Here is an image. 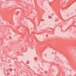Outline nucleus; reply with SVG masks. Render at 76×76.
<instances>
[{"label":"nucleus","mask_w":76,"mask_h":76,"mask_svg":"<svg viewBox=\"0 0 76 76\" xmlns=\"http://www.w3.org/2000/svg\"><path fill=\"white\" fill-rule=\"evenodd\" d=\"M34 59L35 60H37V58L36 57H34Z\"/></svg>","instance_id":"1"},{"label":"nucleus","mask_w":76,"mask_h":76,"mask_svg":"<svg viewBox=\"0 0 76 76\" xmlns=\"http://www.w3.org/2000/svg\"><path fill=\"white\" fill-rule=\"evenodd\" d=\"M48 18L50 19H51V18H52V17L51 16H48Z\"/></svg>","instance_id":"2"},{"label":"nucleus","mask_w":76,"mask_h":76,"mask_svg":"<svg viewBox=\"0 0 76 76\" xmlns=\"http://www.w3.org/2000/svg\"><path fill=\"white\" fill-rule=\"evenodd\" d=\"M27 64H29V61H27Z\"/></svg>","instance_id":"3"},{"label":"nucleus","mask_w":76,"mask_h":76,"mask_svg":"<svg viewBox=\"0 0 76 76\" xmlns=\"http://www.w3.org/2000/svg\"><path fill=\"white\" fill-rule=\"evenodd\" d=\"M10 71H12V69L11 68L10 69Z\"/></svg>","instance_id":"4"},{"label":"nucleus","mask_w":76,"mask_h":76,"mask_svg":"<svg viewBox=\"0 0 76 76\" xmlns=\"http://www.w3.org/2000/svg\"><path fill=\"white\" fill-rule=\"evenodd\" d=\"M42 20H44V19H42Z\"/></svg>","instance_id":"5"},{"label":"nucleus","mask_w":76,"mask_h":76,"mask_svg":"<svg viewBox=\"0 0 76 76\" xmlns=\"http://www.w3.org/2000/svg\"><path fill=\"white\" fill-rule=\"evenodd\" d=\"M46 37H48V35H46Z\"/></svg>","instance_id":"6"},{"label":"nucleus","mask_w":76,"mask_h":76,"mask_svg":"<svg viewBox=\"0 0 76 76\" xmlns=\"http://www.w3.org/2000/svg\"><path fill=\"white\" fill-rule=\"evenodd\" d=\"M55 54H57V52H55Z\"/></svg>","instance_id":"7"},{"label":"nucleus","mask_w":76,"mask_h":76,"mask_svg":"<svg viewBox=\"0 0 76 76\" xmlns=\"http://www.w3.org/2000/svg\"><path fill=\"white\" fill-rule=\"evenodd\" d=\"M10 39H11V37H10Z\"/></svg>","instance_id":"8"},{"label":"nucleus","mask_w":76,"mask_h":76,"mask_svg":"<svg viewBox=\"0 0 76 76\" xmlns=\"http://www.w3.org/2000/svg\"><path fill=\"white\" fill-rule=\"evenodd\" d=\"M30 70H31L32 71V69H30Z\"/></svg>","instance_id":"9"},{"label":"nucleus","mask_w":76,"mask_h":76,"mask_svg":"<svg viewBox=\"0 0 76 76\" xmlns=\"http://www.w3.org/2000/svg\"><path fill=\"white\" fill-rule=\"evenodd\" d=\"M27 1H28V0H27Z\"/></svg>","instance_id":"10"},{"label":"nucleus","mask_w":76,"mask_h":76,"mask_svg":"<svg viewBox=\"0 0 76 76\" xmlns=\"http://www.w3.org/2000/svg\"><path fill=\"white\" fill-rule=\"evenodd\" d=\"M52 15H53V14H52Z\"/></svg>","instance_id":"11"},{"label":"nucleus","mask_w":76,"mask_h":76,"mask_svg":"<svg viewBox=\"0 0 76 76\" xmlns=\"http://www.w3.org/2000/svg\"><path fill=\"white\" fill-rule=\"evenodd\" d=\"M26 50H27V48L26 49Z\"/></svg>","instance_id":"12"},{"label":"nucleus","mask_w":76,"mask_h":76,"mask_svg":"<svg viewBox=\"0 0 76 76\" xmlns=\"http://www.w3.org/2000/svg\"><path fill=\"white\" fill-rule=\"evenodd\" d=\"M42 63H43V62H42Z\"/></svg>","instance_id":"13"},{"label":"nucleus","mask_w":76,"mask_h":76,"mask_svg":"<svg viewBox=\"0 0 76 76\" xmlns=\"http://www.w3.org/2000/svg\"><path fill=\"white\" fill-rule=\"evenodd\" d=\"M22 56H23V55H22Z\"/></svg>","instance_id":"14"},{"label":"nucleus","mask_w":76,"mask_h":76,"mask_svg":"<svg viewBox=\"0 0 76 76\" xmlns=\"http://www.w3.org/2000/svg\"><path fill=\"white\" fill-rule=\"evenodd\" d=\"M23 64H24V62H23Z\"/></svg>","instance_id":"15"},{"label":"nucleus","mask_w":76,"mask_h":76,"mask_svg":"<svg viewBox=\"0 0 76 76\" xmlns=\"http://www.w3.org/2000/svg\"><path fill=\"white\" fill-rule=\"evenodd\" d=\"M67 30V29H66V31Z\"/></svg>","instance_id":"16"},{"label":"nucleus","mask_w":76,"mask_h":76,"mask_svg":"<svg viewBox=\"0 0 76 76\" xmlns=\"http://www.w3.org/2000/svg\"><path fill=\"white\" fill-rule=\"evenodd\" d=\"M70 71H71V70H70Z\"/></svg>","instance_id":"17"}]
</instances>
